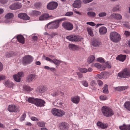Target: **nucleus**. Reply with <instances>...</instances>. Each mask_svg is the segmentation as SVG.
<instances>
[{
	"label": "nucleus",
	"instance_id": "1",
	"mask_svg": "<svg viewBox=\"0 0 130 130\" xmlns=\"http://www.w3.org/2000/svg\"><path fill=\"white\" fill-rule=\"evenodd\" d=\"M63 20L62 19H61L51 22L45 26V29L47 30L48 29H56L59 27V23Z\"/></svg>",
	"mask_w": 130,
	"mask_h": 130
},
{
	"label": "nucleus",
	"instance_id": "2",
	"mask_svg": "<svg viewBox=\"0 0 130 130\" xmlns=\"http://www.w3.org/2000/svg\"><path fill=\"white\" fill-rule=\"evenodd\" d=\"M102 111L104 115L106 117H111L114 114L113 111L110 108L106 106L102 107Z\"/></svg>",
	"mask_w": 130,
	"mask_h": 130
},
{
	"label": "nucleus",
	"instance_id": "3",
	"mask_svg": "<svg viewBox=\"0 0 130 130\" xmlns=\"http://www.w3.org/2000/svg\"><path fill=\"white\" fill-rule=\"evenodd\" d=\"M130 76V69L125 68L123 70L118 74V77L119 78H127Z\"/></svg>",
	"mask_w": 130,
	"mask_h": 130
},
{
	"label": "nucleus",
	"instance_id": "4",
	"mask_svg": "<svg viewBox=\"0 0 130 130\" xmlns=\"http://www.w3.org/2000/svg\"><path fill=\"white\" fill-rule=\"evenodd\" d=\"M110 38L113 42H117L121 39L120 35L116 32L113 31L110 33Z\"/></svg>",
	"mask_w": 130,
	"mask_h": 130
},
{
	"label": "nucleus",
	"instance_id": "5",
	"mask_svg": "<svg viewBox=\"0 0 130 130\" xmlns=\"http://www.w3.org/2000/svg\"><path fill=\"white\" fill-rule=\"evenodd\" d=\"M51 112L53 115L57 117H62L65 114V112L63 110L56 108L53 109Z\"/></svg>",
	"mask_w": 130,
	"mask_h": 130
},
{
	"label": "nucleus",
	"instance_id": "6",
	"mask_svg": "<svg viewBox=\"0 0 130 130\" xmlns=\"http://www.w3.org/2000/svg\"><path fill=\"white\" fill-rule=\"evenodd\" d=\"M66 38L71 41L77 42L81 41L82 38L79 36L76 35H74L67 36Z\"/></svg>",
	"mask_w": 130,
	"mask_h": 130
},
{
	"label": "nucleus",
	"instance_id": "7",
	"mask_svg": "<svg viewBox=\"0 0 130 130\" xmlns=\"http://www.w3.org/2000/svg\"><path fill=\"white\" fill-rule=\"evenodd\" d=\"M33 57L30 55H25L23 57V63L25 65L30 63L33 61Z\"/></svg>",
	"mask_w": 130,
	"mask_h": 130
},
{
	"label": "nucleus",
	"instance_id": "8",
	"mask_svg": "<svg viewBox=\"0 0 130 130\" xmlns=\"http://www.w3.org/2000/svg\"><path fill=\"white\" fill-rule=\"evenodd\" d=\"M8 109L10 112H19L20 109L19 107L16 106L14 105H11L8 106Z\"/></svg>",
	"mask_w": 130,
	"mask_h": 130
},
{
	"label": "nucleus",
	"instance_id": "9",
	"mask_svg": "<svg viewBox=\"0 0 130 130\" xmlns=\"http://www.w3.org/2000/svg\"><path fill=\"white\" fill-rule=\"evenodd\" d=\"M24 76V73L23 72H18L16 74L13 75L14 80L17 82H20L21 81V77Z\"/></svg>",
	"mask_w": 130,
	"mask_h": 130
},
{
	"label": "nucleus",
	"instance_id": "10",
	"mask_svg": "<svg viewBox=\"0 0 130 130\" xmlns=\"http://www.w3.org/2000/svg\"><path fill=\"white\" fill-rule=\"evenodd\" d=\"M58 5V4L56 2H52L48 4L47 6V8L49 10L54 9L57 7Z\"/></svg>",
	"mask_w": 130,
	"mask_h": 130
},
{
	"label": "nucleus",
	"instance_id": "11",
	"mask_svg": "<svg viewBox=\"0 0 130 130\" xmlns=\"http://www.w3.org/2000/svg\"><path fill=\"white\" fill-rule=\"evenodd\" d=\"M62 26L65 29L71 30L73 28L72 24L69 22H64L62 24Z\"/></svg>",
	"mask_w": 130,
	"mask_h": 130
},
{
	"label": "nucleus",
	"instance_id": "12",
	"mask_svg": "<svg viewBox=\"0 0 130 130\" xmlns=\"http://www.w3.org/2000/svg\"><path fill=\"white\" fill-rule=\"evenodd\" d=\"M37 76L34 74L29 75L26 78V80L28 82H31L35 80L37 78Z\"/></svg>",
	"mask_w": 130,
	"mask_h": 130
},
{
	"label": "nucleus",
	"instance_id": "13",
	"mask_svg": "<svg viewBox=\"0 0 130 130\" xmlns=\"http://www.w3.org/2000/svg\"><path fill=\"white\" fill-rule=\"evenodd\" d=\"M3 84L6 87L12 89H13L15 86L13 83L8 80H5Z\"/></svg>",
	"mask_w": 130,
	"mask_h": 130
},
{
	"label": "nucleus",
	"instance_id": "14",
	"mask_svg": "<svg viewBox=\"0 0 130 130\" xmlns=\"http://www.w3.org/2000/svg\"><path fill=\"white\" fill-rule=\"evenodd\" d=\"M45 101L40 99L37 98L36 99L35 104L38 107H42L44 106Z\"/></svg>",
	"mask_w": 130,
	"mask_h": 130
},
{
	"label": "nucleus",
	"instance_id": "15",
	"mask_svg": "<svg viewBox=\"0 0 130 130\" xmlns=\"http://www.w3.org/2000/svg\"><path fill=\"white\" fill-rule=\"evenodd\" d=\"M47 90V88L45 86H41L38 88L36 90L37 92L41 94L44 93Z\"/></svg>",
	"mask_w": 130,
	"mask_h": 130
},
{
	"label": "nucleus",
	"instance_id": "16",
	"mask_svg": "<svg viewBox=\"0 0 130 130\" xmlns=\"http://www.w3.org/2000/svg\"><path fill=\"white\" fill-rule=\"evenodd\" d=\"M22 6L21 4L17 3L12 4L10 6V8L11 10L21 8Z\"/></svg>",
	"mask_w": 130,
	"mask_h": 130
},
{
	"label": "nucleus",
	"instance_id": "17",
	"mask_svg": "<svg viewBox=\"0 0 130 130\" xmlns=\"http://www.w3.org/2000/svg\"><path fill=\"white\" fill-rule=\"evenodd\" d=\"M18 16L19 18L26 20H29L30 18L27 14L25 13H19L18 14Z\"/></svg>",
	"mask_w": 130,
	"mask_h": 130
},
{
	"label": "nucleus",
	"instance_id": "18",
	"mask_svg": "<svg viewBox=\"0 0 130 130\" xmlns=\"http://www.w3.org/2000/svg\"><path fill=\"white\" fill-rule=\"evenodd\" d=\"M73 6L75 8H80L81 6V1L80 0L75 1L73 4Z\"/></svg>",
	"mask_w": 130,
	"mask_h": 130
},
{
	"label": "nucleus",
	"instance_id": "19",
	"mask_svg": "<svg viewBox=\"0 0 130 130\" xmlns=\"http://www.w3.org/2000/svg\"><path fill=\"white\" fill-rule=\"evenodd\" d=\"M80 100V98L79 96H75L72 97L71 98V101L73 103L76 104H78Z\"/></svg>",
	"mask_w": 130,
	"mask_h": 130
},
{
	"label": "nucleus",
	"instance_id": "20",
	"mask_svg": "<svg viewBox=\"0 0 130 130\" xmlns=\"http://www.w3.org/2000/svg\"><path fill=\"white\" fill-rule=\"evenodd\" d=\"M107 31L106 28L104 26L101 27L99 29V32L101 35L105 34L107 32Z\"/></svg>",
	"mask_w": 130,
	"mask_h": 130
},
{
	"label": "nucleus",
	"instance_id": "21",
	"mask_svg": "<svg viewBox=\"0 0 130 130\" xmlns=\"http://www.w3.org/2000/svg\"><path fill=\"white\" fill-rule=\"evenodd\" d=\"M49 18L48 14H44L40 16L39 18L40 21H42L47 20Z\"/></svg>",
	"mask_w": 130,
	"mask_h": 130
},
{
	"label": "nucleus",
	"instance_id": "22",
	"mask_svg": "<svg viewBox=\"0 0 130 130\" xmlns=\"http://www.w3.org/2000/svg\"><path fill=\"white\" fill-rule=\"evenodd\" d=\"M97 125L98 127L102 129L106 128L108 126L107 124L99 122L97 123Z\"/></svg>",
	"mask_w": 130,
	"mask_h": 130
},
{
	"label": "nucleus",
	"instance_id": "23",
	"mask_svg": "<svg viewBox=\"0 0 130 130\" xmlns=\"http://www.w3.org/2000/svg\"><path fill=\"white\" fill-rule=\"evenodd\" d=\"M97 125L98 127L102 129L106 128L108 126L107 124L99 122L97 123Z\"/></svg>",
	"mask_w": 130,
	"mask_h": 130
},
{
	"label": "nucleus",
	"instance_id": "24",
	"mask_svg": "<svg viewBox=\"0 0 130 130\" xmlns=\"http://www.w3.org/2000/svg\"><path fill=\"white\" fill-rule=\"evenodd\" d=\"M93 28L90 27H88L87 28V31L88 34L90 36L93 37L94 35L93 30Z\"/></svg>",
	"mask_w": 130,
	"mask_h": 130
},
{
	"label": "nucleus",
	"instance_id": "25",
	"mask_svg": "<svg viewBox=\"0 0 130 130\" xmlns=\"http://www.w3.org/2000/svg\"><path fill=\"white\" fill-rule=\"evenodd\" d=\"M126 56L125 55H118L116 57V59L117 60H119L120 61L123 62L126 59Z\"/></svg>",
	"mask_w": 130,
	"mask_h": 130
},
{
	"label": "nucleus",
	"instance_id": "26",
	"mask_svg": "<svg viewBox=\"0 0 130 130\" xmlns=\"http://www.w3.org/2000/svg\"><path fill=\"white\" fill-rule=\"evenodd\" d=\"M68 47L71 50L75 51L78 48V46L75 45L71 44H69Z\"/></svg>",
	"mask_w": 130,
	"mask_h": 130
},
{
	"label": "nucleus",
	"instance_id": "27",
	"mask_svg": "<svg viewBox=\"0 0 130 130\" xmlns=\"http://www.w3.org/2000/svg\"><path fill=\"white\" fill-rule=\"evenodd\" d=\"M121 7L120 6V5L117 4L113 7L112 10L113 12H115L118 11H121Z\"/></svg>",
	"mask_w": 130,
	"mask_h": 130
},
{
	"label": "nucleus",
	"instance_id": "28",
	"mask_svg": "<svg viewBox=\"0 0 130 130\" xmlns=\"http://www.w3.org/2000/svg\"><path fill=\"white\" fill-rule=\"evenodd\" d=\"M17 38L18 41L22 44L24 43V37L21 35H18L17 37Z\"/></svg>",
	"mask_w": 130,
	"mask_h": 130
},
{
	"label": "nucleus",
	"instance_id": "29",
	"mask_svg": "<svg viewBox=\"0 0 130 130\" xmlns=\"http://www.w3.org/2000/svg\"><path fill=\"white\" fill-rule=\"evenodd\" d=\"M14 55V52L12 51L7 52L6 53L5 56L7 58L11 57Z\"/></svg>",
	"mask_w": 130,
	"mask_h": 130
},
{
	"label": "nucleus",
	"instance_id": "30",
	"mask_svg": "<svg viewBox=\"0 0 130 130\" xmlns=\"http://www.w3.org/2000/svg\"><path fill=\"white\" fill-rule=\"evenodd\" d=\"M87 14L88 17L91 18H94L96 15V13L92 11L88 12L87 13Z\"/></svg>",
	"mask_w": 130,
	"mask_h": 130
},
{
	"label": "nucleus",
	"instance_id": "31",
	"mask_svg": "<svg viewBox=\"0 0 130 130\" xmlns=\"http://www.w3.org/2000/svg\"><path fill=\"white\" fill-rule=\"evenodd\" d=\"M60 126L63 129H67L69 127L68 125L64 122L61 123L60 124Z\"/></svg>",
	"mask_w": 130,
	"mask_h": 130
},
{
	"label": "nucleus",
	"instance_id": "32",
	"mask_svg": "<svg viewBox=\"0 0 130 130\" xmlns=\"http://www.w3.org/2000/svg\"><path fill=\"white\" fill-rule=\"evenodd\" d=\"M128 88L127 86L118 87L116 88V89L118 91H121L125 90Z\"/></svg>",
	"mask_w": 130,
	"mask_h": 130
},
{
	"label": "nucleus",
	"instance_id": "33",
	"mask_svg": "<svg viewBox=\"0 0 130 130\" xmlns=\"http://www.w3.org/2000/svg\"><path fill=\"white\" fill-rule=\"evenodd\" d=\"M14 16L13 14L11 13H7L5 16V18L6 19H9L12 18Z\"/></svg>",
	"mask_w": 130,
	"mask_h": 130
},
{
	"label": "nucleus",
	"instance_id": "34",
	"mask_svg": "<svg viewBox=\"0 0 130 130\" xmlns=\"http://www.w3.org/2000/svg\"><path fill=\"white\" fill-rule=\"evenodd\" d=\"M101 42L97 40H95L93 41L92 43V45L95 46H97L101 45Z\"/></svg>",
	"mask_w": 130,
	"mask_h": 130
},
{
	"label": "nucleus",
	"instance_id": "35",
	"mask_svg": "<svg viewBox=\"0 0 130 130\" xmlns=\"http://www.w3.org/2000/svg\"><path fill=\"white\" fill-rule=\"evenodd\" d=\"M41 14V12L39 11L34 10L32 11L31 14L34 16H37L40 15Z\"/></svg>",
	"mask_w": 130,
	"mask_h": 130
},
{
	"label": "nucleus",
	"instance_id": "36",
	"mask_svg": "<svg viewBox=\"0 0 130 130\" xmlns=\"http://www.w3.org/2000/svg\"><path fill=\"white\" fill-rule=\"evenodd\" d=\"M36 99L33 98L29 97L28 99V101L30 103L35 104Z\"/></svg>",
	"mask_w": 130,
	"mask_h": 130
},
{
	"label": "nucleus",
	"instance_id": "37",
	"mask_svg": "<svg viewBox=\"0 0 130 130\" xmlns=\"http://www.w3.org/2000/svg\"><path fill=\"white\" fill-rule=\"evenodd\" d=\"M124 106L127 109L130 111V102H126Z\"/></svg>",
	"mask_w": 130,
	"mask_h": 130
},
{
	"label": "nucleus",
	"instance_id": "38",
	"mask_svg": "<svg viewBox=\"0 0 130 130\" xmlns=\"http://www.w3.org/2000/svg\"><path fill=\"white\" fill-rule=\"evenodd\" d=\"M95 59V57L93 55H91L88 58V62L89 63H91Z\"/></svg>",
	"mask_w": 130,
	"mask_h": 130
},
{
	"label": "nucleus",
	"instance_id": "39",
	"mask_svg": "<svg viewBox=\"0 0 130 130\" xmlns=\"http://www.w3.org/2000/svg\"><path fill=\"white\" fill-rule=\"evenodd\" d=\"M61 61L57 60L56 59H53V63H54L56 65L59 66L60 63Z\"/></svg>",
	"mask_w": 130,
	"mask_h": 130
},
{
	"label": "nucleus",
	"instance_id": "40",
	"mask_svg": "<svg viewBox=\"0 0 130 130\" xmlns=\"http://www.w3.org/2000/svg\"><path fill=\"white\" fill-rule=\"evenodd\" d=\"M103 92L105 94H107L108 93V86L105 85L103 87Z\"/></svg>",
	"mask_w": 130,
	"mask_h": 130
},
{
	"label": "nucleus",
	"instance_id": "41",
	"mask_svg": "<svg viewBox=\"0 0 130 130\" xmlns=\"http://www.w3.org/2000/svg\"><path fill=\"white\" fill-rule=\"evenodd\" d=\"M11 20L9 19H6V20L4 21L3 19H2L0 21V23L5 22L6 23H8L11 22Z\"/></svg>",
	"mask_w": 130,
	"mask_h": 130
},
{
	"label": "nucleus",
	"instance_id": "42",
	"mask_svg": "<svg viewBox=\"0 0 130 130\" xmlns=\"http://www.w3.org/2000/svg\"><path fill=\"white\" fill-rule=\"evenodd\" d=\"M42 5V4L40 2H38L35 3L34 4L35 7L37 8H39Z\"/></svg>",
	"mask_w": 130,
	"mask_h": 130
},
{
	"label": "nucleus",
	"instance_id": "43",
	"mask_svg": "<svg viewBox=\"0 0 130 130\" xmlns=\"http://www.w3.org/2000/svg\"><path fill=\"white\" fill-rule=\"evenodd\" d=\"M23 87L24 90L27 91H30L33 89L32 88H30L29 86L27 85H25Z\"/></svg>",
	"mask_w": 130,
	"mask_h": 130
},
{
	"label": "nucleus",
	"instance_id": "44",
	"mask_svg": "<svg viewBox=\"0 0 130 130\" xmlns=\"http://www.w3.org/2000/svg\"><path fill=\"white\" fill-rule=\"evenodd\" d=\"M116 20H121L122 19V16L120 14L116 13Z\"/></svg>",
	"mask_w": 130,
	"mask_h": 130
},
{
	"label": "nucleus",
	"instance_id": "45",
	"mask_svg": "<svg viewBox=\"0 0 130 130\" xmlns=\"http://www.w3.org/2000/svg\"><path fill=\"white\" fill-rule=\"evenodd\" d=\"M107 14V13L106 12H100L98 14V16L100 17H105Z\"/></svg>",
	"mask_w": 130,
	"mask_h": 130
},
{
	"label": "nucleus",
	"instance_id": "46",
	"mask_svg": "<svg viewBox=\"0 0 130 130\" xmlns=\"http://www.w3.org/2000/svg\"><path fill=\"white\" fill-rule=\"evenodd\" d=\"M119 128L121 130H127V125L124 124L123 125L120 126Z\"/></svg>",
	"mask_w": 130,
	"mask_h": 130
},
{
	"label": "nucleus",
	"instance_id": "47",
	"mask_svg": "<svg viewBox=\"0 0 130 130\" xmlns=\"http://www.w3.org/2000/svg\"><path fill=\"white\" fill-rule=\"evenodd\" d=\"M79 70L82 73H86L88 72L87 69L85 68H82L79 69Z\"/></svg>",
	"mask_w": 130,
	"mask_h": 130
},
{
	"label": "nucleus",
	"instance_id": "48",
	"mask_svg": "<svg viewBox=\"0 0 130 130\" xmlns=\"http://www.w3.org/2000/svg\"><path fill=\"white\" fill-rule=\"evenodd\" d=\"M38 126L41 127H44L45 126V123L43 122H39L37 123Z\"/></svg>",
	"mask_w": 130,
	"mask_h": 130
},
{
	"label": "nucleus",
	"instance_id": "49",
	"mask_svg": "<svg viewBox=\"0 0 130 130\" xmlns=\"http://www.w3.org/2000/svg\"><path fill=\"white\" fill-rule=\"evenodd\" d=\"M124 35L126 37H130V32L128 31L125 30L124 31Z\"/></svg>",
	"mask_w": 130,
	"mask_h": 130
},
{
	"label": "nucleus",
	"instance_id": "50",
	"mask_svg": "<svg viewBox=\"0 0 130 130\" xmlns=\"http://www.w3.org/2000/svg\"><path fill=\"white\" fill-rule=\"evenodd\" d=\"M83 85L85 87H87L88 86V84L87 81L85 80L82 81L81 82Z\"/></svg>",
	"mask_w": 130,
	"mask_h": 130
},
{
	"label": "nucleus",
	"instance_id": "51",
	"mask_svg": "<svg viewBox=\"0 0 130 130\" xmlns=\"http://www.w3.org/2000/svg\"><path fill=\"white\" fill-rule=\"evenodd\" d=\"M103 78H106L108 77V74L107 72H102Z\"/></svg>",
	"mask_w": 130,
	"mask_h": 130
},
{
	"label": "nucleus",
	"instance_id": "52",
	"mask_svg": "<svg viewBox=\"0 0 130 130\" xmlns=\"http://www.w3.org/2000/svg\"><path fill=\"white\" fill-rule=\"evenodd\" d=\"M100 99L102 100H105L107 99L106 96L105 95H102L100 97Z\"/></svg>",
	"mask_w": 130,
	"mask_h": 130
},
{
	"label": "nucleus",
	"instance_id": "53",
	"mask_svg": "<svg viewBox=\"0 0 130 130\" xmlns=\"http://www.w3.org/2000/svg\"><path fill=\"white\" fill-rule=\"evenodd\" d=\"M26 115L25 113H24L22 115V116L21 118L20 119V120L21 121H22L24 120L25 118L26 117Z\"/></svg>",
	"mask_w": 130,
	"mask_h": 130
},
{
	"label": "nucleus",
	"instance_id": "54",
	"mask_svg": "<svg viewBox=\"0 0 130 130\" xmlns=\"http://www.w3.org/2000/svg\"><path fill=\"white\" fill-rule=\"evenodd\" d=\"M86 24L92 26H94L96 25V24L92 22H87Z\"/></svg>",
	"mask_w": 130,
	"mask_h": 130
},
{
	"label": "nucleus",
	"instance_id": "55",
	"mask_svg": "<svg viewBox=\"0 0 130 130\" xmlns=\"http://www.w3.org/2000/svg\"><path fill=\"white\" fill-rule=\"evenodd\" d=\"M116 13H113L111 14L110 16V18L111 19H116Z\"/></svg>",
	"mask_w": 130,
	"mask_h": 130
},
{
	"label": "nucleus",
	"instance_id": "56",
	"mask_svg": "<svg viewBox=\"0 0 130 130\" xmlns=\"http://www.w3.org/2000/svg\"><path fill=\"white\" fill-rule=\"evenodd\" d=\"M93 0H83V2L84 4H86L91 2Z\"/></svg>",
	"mask_w": 130,
	"mask_h": 130
},
{
	"label": "nucleus",
	"instance_id": "57",
	"mask_svg": "<svg viewBox=\"0 0 130 130\" xmlns=\"http://www.w3.org/2000/svg\"><path fill=\"white\" fill-rule=\"evenodd\" d=\"M97 60L99 62L102 63H103L105 62L104 60L102 58H98L97 59Z\"/></svg>",
	"mask_w": 130,
	"mask_h": 130
},
{
	"label": "nucleus",
	"instance_id": "58",
	"mask_svg": "<svg viewBox=\"0 0 130 130\" xmlns=\"http://www.w3.org/2000/svg\"><path fill=\"white\" fill-rule=\"evenodd\" d=\"M94 66L98 69H100V68L101 67V64L99 63H96L94 64Z\"/></svg>",
	"mask_w": 130,
	"mask_h": 130
},
{
	"label": "nucleus",
	"instance_id": "59",
	"mask_svg": "<svg viewBox=\"0 0 130 130\" xmlns=\"http://www.w3.org/2000/svg\"><path fill=\"white\" fill-rule=\"evenodd\" d=\"M106 68L105 65H101V67L100 68V70H105V69Z\"/></svg>",
	"mask_w": 130,
	"mask_h": 130
},
{
	"label": "nucleus",
	"instance_id": "60",
	"mask_svg": "<svg viewBox=\"0 0 130 130\" xmlns=\"http://www.w3.org/2000/svg\"><path fill=\"white\" fill-rule=\"evenodd\" d=\"M97 83L98 85L100 86H102L103 84V82L100 80H98Z\"/></svg>",
	"mask_w": 130,
	"mask_h": 130
},
{
	"label": "nucleus",
	"instance_id": "61",
	"mask_svg": "<svg viewBox=\"0 0 130 130\" xmlns=\"http://www.w3.org/2000/svg\"><path fill=\"white\" fill-rule=\"evenodd\" d=\"M102 76V72L100 74L97 75H96V77L98 78L101 79L102 78H103V77Z\"/></svg>",
	"mask_w": 130,
	"mask_h": 130
},
{
	"label": "nucleus",
	"instance_id": "62",
	"mask_svg": "<svg viewBox=\"0 0 130 130\" xmlns=\"http://www.w3.org/2000/svg\"><path fill=\"white\" fill-rule=\"evenodd\" d=\"M73 13L71 12H68L65 14V15L67 16H70L72 15H73Z\"/></svg>",
	"mask_w": 130,
	"mask_h": 130
},
{
	"label": "nucleus",
	"instance_id": "63",
	"mask_svg": "<svg viewBox=\"0 0 130 130\" xmlns=\"http://www.w3.org/2000/svg\"><path fill=\"white\" fill-rule=\"evenodd\" d=\"M90 84L92 86H93L96 85V83L95 80H92Z\"/></svg>",
	"mask_w": 130,
	"mask_h": 130
},
{
	"label": "nucleus",
	"instance_id": "64",
	"mask_svg": "<svg viewBox=\"0 0 130 130\" xmlns=\"http://www.w3.org/2000/svg\"><path fill=\"white\" fill-rule=\"evenodd\" d=\"M51 95L53 96H55L58 95V93L57 92L54 91L52 93Z\"/></svg>",
	"mask_w": 130,
	"mask_h": 130
}]
</instances>
